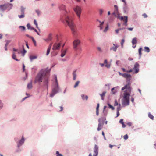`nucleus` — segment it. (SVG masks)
Segmentation results:
<instances>
[{
    "mask_svg": "<svg viewBox=\"0 0 156 156\" xmlns=\"http://www.w3.org/2000/svg\"><path fill=\"white\" fill-rule=\"evenodd\" d=\"M35 12L37 14L38 16H39L41 13L40 11L38 10H35Z\"/></svg>",
    "mask_w": 156,
    "mask_h": 156,
    "instance_id": "de8ad7c7",
    "label": "nucleus"
},
{
    "mask_svg": "<svg viewBox=\"0 0 156 156\" xmlns=\"http://www.w3.org/2000/svg\"><path fill=\"white\" fill-rule=\"evenodd\" d=\"M107 93L106 91H104L102 92V94H99V95L101 97V99L102 100H104V97L105 96V94Z\"/></svg>",
    "mask_w": 156,
    "mask_h": 156,
    "instance_id": "6ab92c4d",
    "label": "nucleus"
},
{
    "mask_svg": "<svg viewBox=\"0 0 156 156\" xmlns=\"http://www.w3.org/2000/svg\"><path fill=\"white\" fill-rule=\"evenodd\" d=\"M3 106V103H2V101L0 100V109L2 108Z\"/></svg>",
    "mask_w": 156,
    "mask_h": 156,
    "instance_id": "6e6d98bb",
    "label": "nucleus"
},
{
    "mask_svg": "<svg viewBox=\"0 0 156 156\" xmlns=\"http://www.w3.org/2000/svg\"><path fill=\"white\" fill-rule=\"evenodd\" d=\"M81 97L83 101H87L88 100V96L87 95H85L84 94H82L81 95Z\"/></svg>",
    "mask_w": 156,
    "mask_h": 156,
    "instance_id": "412c9836",
    "label": "nucleus"
},
{
    "mask_svg": "<svg viewBox=\"0 0 156 156\" xmlns=\"http://www.w3.org/2000/svg\"><path fill=\"white\" fill-rule=\"evenodd\" d=\"M127 124L130 127L132 125V123L131 122H128L127 123Z\"/></svg>",
    "mask_w": 156,
    "mask_h": 156,
    "instance_id": "4d7b16f0",
    "label": "nucleus"
},
{
    "mask_svg": "<svg viewBox=\"0 0 156 156\" xmlns=\"http://www.w3.org/2000/svg\"><path fill=\"white\" fill-rule=\"evenodd\" d=\"M19 27L21 29L22 31H24L25 30V27L24 26H20Z\"/></svg>",
    "mask_w": 156,
    "mask_h": 156,
    "instance_id": "ea45409f",
    "label": "nucleus"
},
{
    "mask_svg": "<svg viewBox=\"0 0 156 156\" xmlns=\"http://www.w3.org/2000/svg\"><path fill=\"white\" fill-rule=\"evenodd\" d=\"M34 23L36 25V27L38 28L39 29V28L38 26V24L37 23V21L35 20H34Z\"/></svg>",
    "mask_w": 156,
    "mask_h": 156,
    "instance_id": "8fccbe9b",
    "label": "nucleus"
},
{
    "mask_svg": "<svg viewBox=\"0 0 156 156\" xmlns=\"http://www.w3.org/2000/svg\"><path fill=\"white\" fill-rule=\"evenodd\" d=\"M60 90V89L58 85L57 78L56 77L55 82L52 85V91L50 96L52 97L56 94L58 93Z\"/></svg>",
    "mask_w": 156,
    "mask_h": 156,
    "instance_id": "20e7f679",
    "label": "nucleus"
},
{
    "mask_svg": "<svg viewBox=\"0 0 156 156\" xmlns=\"http://www.w3.org/2000/svg\"><path fill=\"white\" fill-rule=\"evenodd\" d=\"M20 147H17V148L16 150V152L19 153L22 150Z\"/></svg>",
    "mask_w": 156,
    "mask_h": 156,
    "instance_id": "c9c22d12",
    "label": "nucleus"
},
{
    "mask_svg": "<svg viewBox=\"0 0 156 156\" xmlns=\"http://www.w3.org/2000/svg\"><path fill=\"white\" fill-rule=\"evenodd\" d=\"M51 69L48 68L41 69L37 75L34 83H40L43 82V86L48 91V84L49 81Z\"/></svg>",
    "mask_w": 156,
    "mask_h": 156,
    "instance_id": "f257e3e1",
    "label": "nucleus"
},
{
    "mask_svg": "<svg viewBox=\"0 0 156 156\" xmlns=\"http://www.w3.org/2000/svg\"><path fill=\"white\" fill-rule=\"evenodd\" d=\"M80 82L79 81H77L75 83V84L74 86V88H75L76 87L79 85V84L80 83Z\"/></svg>",
    "mask_w": 156,
    "mask_h": 156,
    "instance_id": "e433bc0d",
    "label": "nucleus"
},
{
    "mask_svg": "<svg viewBox=\"0 0 156 156\" xmlns=\"http://www.w3.org/2000/svg\"><path fill=\"white\" fill-rule=\"evenodd\" d=\"M58 8L61 10H65L66 9V6L63 4L59 5Z\"/></svg>",
    "mask_w": 156,
    "mask_h": 156,
    "instance_id": "aec40b11",
    "label": "nucleus"
},
{
    "mask_svg": "<svg viewBox=\"0 0 156 156\" xmlns=\"http://www.w3.org/2000/svg\"><path fill=\"white\" fill-rule=\"evenodd\" d=\"M144 51L145 52L149 53L150 52V50L149 48L147 47H144Z\"/></svg>",
    "mask_w": 156,
    "mask_h": 156,
    "instance_id": "bb28decb",
    "label": "nucleus"
},
{
    "mask_svg": "<svg viewBox=\"0 0 156 156\" xmlns=\"http://www.w3.org/2000/svg\"><path fill=\"white\" fill-rule=\"evenodd\" d=\"M142 50V48H140L138 50L139 53L140 55V58L142 54L141 50Z\"/></svg>",
    "mask_w": 156,
    "mask_h": 156,
    "instance_id": "58836bf2",
    "label": "nucleus"
},
{
    "mask_svg": "<svg viewBox=\"0 0 156 156\" xmlns=\"http://www.w3.org/2000/svg\"><path fill=\"white\" fill-rule=\"evenodd\" d=\"M139 64L137 63L136 62L134 65V67L133 68V70L134 71L133 73L137 74L139 71Z\"/></svg>",
    "mask_w": 156,
    "mask_h": 156,
    "instance_id": "9d476101",
    "label": "nucleus"
},
{
    "mask_svg": "<svg viewBox=\"0 0 156 156\" xmlns=\"http://www.w3.org/2000/svg\"><path fill=\"white\" fill-rule=\"evenodd\" d=\"M22 48H23V51H21V53H22L23 56H24L25 53L26 52V51L24 49V46L22 45Z\"/></svg>",
    "mask_w": 156,
    "mask_h": 156,
    "instance_id": "473e14b6",
    "label": "nucleus"
},
{
    "mask_svg": "<svg viewBox=\"0 0 156 156\" xmlns=\"http://www.w3.org/2000/svg\"><path fill=\"white\" fill-rule=\"evenodd\" d=\"M111 66V63H107L105 64V67L107 68L108 69H109Z\"/></svg>",
    "mask_w": 156,
    "mask_h": 156,
    "instance_id": "72a5a7b5",
    "label": "nucleus"
},
{
    "mask_svg": "<svg viewBox=\"0 0 156 156\" xmlns=\"http://www.w3.org/2000/svg\"><path fill=\"white\" fill-rule=\"evenodd\" d=\"M33 30H34V31L35 32H36L37 33V34L39 35H40V34L37 31V30H36V29H35L34 28V29H33Z\"/></svg>",
    "mask_w": 156,
    "mask_h": 156,
    "instance_id": "e2e57ef3",
    "label": "nucleus"
},
{
    "mask_svg": "<svg viewBox=\"0 0 156 156\" xmlns=\"http://www.w3.org/2000/svg\"><path fill=\"white\" fill-rule=\"evenodd\" d=\"M122 76L126 79V80L129 81L128 83H129V82L130 80L131 75L130 74H128L127 73H123Z\"/></svg>",
    "mask_w": 156,
    "mask_h": 156,
    "instance_id": "2eb2a0df",
    "label": "nucleus"
},
{
    "mask_svg": "<svg viewBox=\"0 0 156 156\" xmlns=\"http://www.w3.org/2000/svg\"><path fill=\"white\" fill-rule=\"evenodd\" d=\"M16 53L14 52H13L12 53V58L13 59L16 60V61H19V60L16 58Z\"/></svg>",
    "mask_w": 156,
    "mask_h": 156,
    "instance_id": "393cba45",
    "label": "nucleus"
},
{
    "mask_svg": "<svg viewBox=\"0 0 156 156\" xmlns=\"http://www.w3.org/2000/svg\"><path fill=\"white\" fill-rule=\"evenodd\" d=\"M112 14L114 15L117 18L119 17V12L117 13L114 11V12L112 13Z\"/></svg>",
    "mask_w": 156,
    "mask_h": 156,
    "instance_id": "c756f323",
    "label": "nucleus"
},
{
    "mask_svg": "<svg viewBox=\"0 0 156 156\" xmlns=\"http://www.w3.org/2000/svg\"><path fill=\"white\" fill-rule=\"evenodd\" d=\"M9 6L11 7L10 9H11L12 6V4L9 3L0 5V11L2 12H4Z\"/></svg>",
    "mask_w": 156,
    "mask_h": 156,
    "instance_id": "39448f33",
    "label": "nucleus"
},
{
    "mask_svg": "<svg viewBox=\"0 0 156 156\" xmlns=\"http://www.w3.org/2000/svg\"><path fill=\"white\" fill-rule=\"evenodd\" d=\"M24 17V14L21 13V15H18V17L20 19L23 18Z\"/></svg>",
    "mask_w": 156,
    "mask_h": 156,
    "instance_id": "a19ab883",
    "label": "nucleus"
},
{
    "mask_svg": "<svg viewBox=\"0 0 156 156\" xmlns=\"http://www.w3.org/2000/svg\"><path fill=\"white\" fill-rule=\"evenodd\" d=\"M120 61L119 60H117L116 62V64L117 66H119L120 63Z\"/></svg>",
    "mask_w": 156,
    "mask_h": 156,
    "instance_id": "0e129e2a",
    "label": "nucleus"
},
{
    "mask_svg": "<svg viewBox=\"0 0 156 156\" xmlns=\"http://www.w3.org/2000/svg\"><path fill=\"white\" fill-rule=\"evenodd\" d=\"M132 42L133 45H134L135 44H136L137 42V38L136 37L133 38Z\"/></svg>",
    "mask_w": 156,
    "mask_h": 156,
    "instance_id": "b1692460",
    "label": "nucleus"
},
{
    "mask_svg": "<svg viewBox=\"0 0 156 156\" xmlns=\"http://www.w3.org/2000/svg\"><path fill=\"white\" fill-rule=\"evenodd\" d=\"M119 122L120 123L122 124H123V123H124V122H123V119H121L120 120Z\"/></svg>",
    "mask_w": 156,
    "mask_h": 156,
    "instance_id": "338daca9",
    "label": "nucleus"
},
{
    "mask_svg": "<svg viewBox=\"0 0 156 156\" xmlns=\"http://www.w3.org/2000/svg\"><path fill=\"white\" fill-rule=\"evenodd\" d=\"M98 147L97 145L95 144L94 148V154L92 155L91 153H90L88 156H97L98 154Z\"/></svg>",
    "mask_w": 156,
    "mask_h": 156,
    "instance_id": "1a4fd4ad",
    "label": "nucleus"
},
{
    "mask_svg": "<svg viewBox=\"0 0 156 156\" xmlns=\"http://www.w3.org/2000/svg\"><path fill=\"white\" fill-rule=\"evenodd\" d=\"M31 39H32L33 43H34V45L36 46V41L34 39V38L33 37L31 38Z\"/></svg>",
    "mask_w": 156,
    "mask_h": 156,
    "instance_id": "603ef678",
    "label": "nucleus"
},
{
    "mask_svg": "<svg viewBox=\"0 0 156 156\" xmlns=\"http://www.w3.org/2000/svg\"><path fill=\"white\" fill-rule=\"evenodd\" d=\"M148 116L152 120H154V116L152 115L151 114V113L150 112L148 113Z\"/></svg>",
    "mask_w": 156,
    "mask_h": 156,
    "instance_id": "f704fd0d",
    "label": "nucleus"
},
{
    "mask_svg": "<svg viewBox=\"0 0 156 156\" xmlns=\"http://www.w3.org/2000/svg\"><path fill=\"white\" fill-rule=\"evenodd\" d=\"M119 86H117L111 89V93L112 94H115L118 91V90H119Z\"/></svg>",
    "mask_w": 156,
    "mask_h": 156,
    "instance_id": "ddd939ff",
    "label": "nucleus"
},
{
    "mask_svg": "<svg viewBox=\"0 0 156 156\" xmlns=\"http://www.w3.org/2000/svg\"><path fill=\"white\" fill-rule=\"evenodd\" d=\"M61 46V44L59 43H55L53 45L52 49L53 50L59 49Z\"/></svg>",
    "mask_w": 156,
    "mask_h": 156,
    "instance_id": "f8f14e48",
    "label": "nucleus"
},
{
    "mask_svg": "<svg viewBox=\"0 0 156 156\" xmlns=\"http://www.w3.org/2000/svg\"><path fill=\"white\" fill-rule=\"evenodd\" d=\"M142 16L144 18H146L147 17V15L146 13H144L142 14Z\"/></svg>",
    "mask_w": 156,
    "mask_h": 156,
    "instance_id": "bf43d9fd",
    "label": "nucleus"
},
{
    "mask_svg": "<svg viewBox=\"0 0 156 156\" xmlns=\"http://www.w3.org/2000/svg\"><path fill=\"white\" fill-rule=\"evenodd\" d=\"M97 21H98L99 23H100V24L99 25V26L98 27L99 28L100 30H102L103 29V24L104 23V21L101 22V21H100V20H97Z\"/></svg>",
    "mask_w": 156,
    "mask_h": 156,
    "instance_id": "a211bd4d",
    "label": "nucleus"
},
{
    "mask_svg": "<svg viewBox=\"0 0 156 156\" xmlns=\"http://www.w3.org/2000/svg\"><path fill=\"white\" fill-rule=\"evenodd\" d=\"M119 104L117 102V100H115V103H114V106H115L119 105Z\"/></svg>",
    "mask_w": 156,
    "mask_h": 156,
    "instance_id": "5fc2aeb1",
    "label": "nucleus"
},
{
    "mask_svg": "<svg viewBox=\"0 0 156 156\" xmlns=\"http://www.w3.org/2000/svg\"><path fill=\"white\" fill-rule=\"evenodd\" d=\"M80 40L79 39H75L73 42V48L75 50H77V47L80 44Z\"/></svg>",
    "mask_w": 156,
    "mask_h": 156,
    "instance_id": "6e6552de",
    "label": "nucleus"
},
{
    "mask_svg": "<svg viewBox=\"0 0 156 156\" xmlns=\"http://www.w3.org/2000/svg\"><path fill=\"white\" fill-rule=\"evenodd\" d=\"M67 51V49H63L61 50L60 56L61 57H64L66 55Z\"/></svg>",
    "mask_w": 156,
    "mask_h": 156,
    "instance_id": "dca6fc26",
    "label": "nucleus"
},
{
    "mask_svg": "<svg viewBox=\"0 0 156 156\" xmlns=\"http://www.w3.org/2000/svg\"><path fill=\"white\" fill-rule=\"evenodd\" d=\"M29 58L30 59V61L32 62L34 59H36L37 58V56L36 55H30L29 57Z\"/></svg>",
    "mask_w": 156,
    "mask_h": 156,
    "instance_id": "4be33fe9",
    "label": "nucleus"
},
{
    "mask_svg": "<svg viewBox=\"0 0 156 156\" xmlns=\"http://www.w3.org/2000/svg\"><path fill=\"white\" fill-rule=\"evenodd\" d=\"M76 70H74L72 73L73 76H76Z\"/></svg>",
    "mask_w": 156,
    "mask_h": 156,
    "instance_id": "a18cd8bd",
    "label": "nucleus"
},
{
    "mask_svg": "<svg viewBox=\"0 0 156 156\" xmlns=\"http://www.w3.org/2000/svg\"><path fill=\"white\" fill-rule=\"evenodd\" d=\"M97 49L100 52H101L102 51V50L100 47H98L97 48Z\"/></svg>",
    "mask_w": 156,
    "mask_h": 156,
    "instance_id": "052dcab7",
    "label": "nucleus"
},
{
    "mask_svg": "<svg viewBox=\"0 0 156 156\" xmlns=\"http://www.w3.org/2000/svg\"><path fill=\"white\" fill-rule=\"evenodd\" d=\"M125 19L123 20L124 22L127 23L128 21V17L127 16H124Z\"/></svg>",
    "mask_w": 156,
    "mask_h": 156,
    "instance_id": "49530a36",
    "label": "nucleus"
},
{
    "mask_svg": "<svg viewBox=\"0 0 156 156\" xmlns=\"http://www.w3.org/2000/svg\"><path fill=\"white\" fill-rule=\"evenodd\" d=\"M133 69H130L129 70H127L126 71V72L127 73H131V72H132L133 71Z\"/></svg>",
    "mask_w": 156,
    "mask_h": 156,
    "instance_id": "774afa93",
    "label": "nucleus"
},
{
    "mask_svg": "<svg viewBox=\"0 0 156 156\" xmlns=\"http://www.w3.org/2000/svg\"><path fill=\"white\" fill-rule=\"evenodd\" d=\"M114 11L117 13L119 12H118V6L116 5H114Z\"/></svg>",
    "mask_w": 156,
    "mask_h": 156,
    "instance_id": "7c9ffc66",
    "label": "nucleus"
},
{
    "mask_svg": "<svg viewBox=\"0 0 156 156\" xmlns=\"http://www.w3.org/2000/svg\"><path fill=\"white\" fill-rule=\"evenodd\" d=\"M122 8L123 13L127 14L129 12V8L127 5L126 3L123 4Z\"/></svg>",
    "mask_w": 156,
    "mask_h": 156,
    "instance_id": "9b49d317",
    "label": "nucleus"
},
{
    "mask_svg": "<svg viewBox=\"0 0 156 156\" xmlns=\"http://www.w3.org/2000/svg\"><path fill=\"white\" fill-rule=\"evenodd\" d=\"M121 109V104H119V106L117 108V111H119Z\"/></svg>",
    "mask_w": 156,
    "mask_h": 156,
    "instance_id": "79ce46f5",
    "label": "nucleus"
},
{
    "mask_svg": "<svg viewBox=\"0 0 156 156\" xmlns=\"http://www.w3.org/2000/svg\"><path fill=\"white\" fill-rule=\"evenodd\" d=\"M133 29V27L131 28H128L127 29L129 31H132Z\"/></svg>",
    "mask_w": 156,
    "mask_h": 156,
    "instance_id": "680f3d73",
    "label": "nucleus"
},
{
    "mask_svg": "<svg viewBox=\"0 0 156 156\" xmlns=\"http://www.w3.org/2000/svg\"><path fill=\"white\" fill-rule=\"evenodd\" d=\"M24 139L23 137L20 140L17 142V147H21L24 143Z\"/></svg>",
    "mask_w": 156,
    "mask_h": 156,
    "instance_id": "4468645a",
    "label": "nucleus"
},
{
    "mask_svg": "<svg viewBox=\"0 0 156 156\" xmlns=\"http://www.w3.org/2000/svg\"><path fill=\"white\" fill-rule=\"evenodd\" d=\"M6 43L5 44V46H7L9 44L10 42V41L7 40L6 41Z\"/></svg>",
    "mask_w": 156,
    "mask_h": 156,
    "instance_id": "864d4df0",
    "label": "nucleus"
},
{
    "mask_svg": "<svg viewBox=\"0 0 156 156\" xmlns=\"http://www.w3.org/2000/svg\"><path fill=\"white\" fill-rule=\"evenodd\" d=\"M56 154L57 156H63L62 154H60L58 151H56Z\"/></svg>",
    "mask_w": 156,
    "mask_h": 156,
    "instance_id": "c03bdc74",
    "label": "nucleus"
},
{
    "mask_svg": "<svg viewBox=\"0 0 156 156\" xmlns=\"http://www.w3.org/2000/svg\"><path fill=\"white\" fill-rule=\"evenodd\" d=\"M103 115L104 116H106L108 114V111L107 110H103Z\"/></svg>",
    "mask_w": 156,
    "mask_h": 156,
    "instance_id": "2f4dec72",
    "label": "nucleus"
},
{
    "mask_svg": "<svg viewBox=\"0 0 156 156\" xmlns=\"http://www.w3.org/2000/svg\"><path fill=\"white\" fill-rule=\"evenodd\" d=\"M32 84L31 82L28 83L27 85V88L28 89H31L32 88Z\"/></svg>",
    "mask_w": 156,
    "mask_h": 156,
    "instance_id": "a878e982",
    "label": "nucleus"
},
{
    "mask_svg": "<svg viewBox=\"0 0 156 156\" xmlns=\"http://www.w3.org/2000/svg\"><path fill=\"white\" fill-rule=\"evenodd\" d=\"M27 26L28 29H30L31 30H33V29H34V28L33 27H31L29 23H28L27 24Z\"/></svg>",
    "mask_w": 156,
    "mask_h": 156,
    "instance_id": "c85d7f7f",
    "label": "nucleus"
},
{
    "mask_svg": "<svg viewBox=\"0 0 156 156\" xmlns=\"http://www.w3.org/2000/svg\"><path fill=\"white\" fill-rule=\"evenodd\" d=\"M123 138L125 140H127L128 138V135L127 134H126L124 136Z\"/></svg>",
    "mask_w": 156,
    "mask_h": 156,
    "instance_id": "3c124183",
    "label": "nucleus"
},
{
    "mask_svg": "<svg viewBox=\"0 0 156 156\" xmlns=\"http://www.w3.org/2000/svg\"><path fill=\"white\" fill-rule=\"evenodd\" d=\"M122 90H124L123 94V99L122 100V106L125 107L129 105V98L130 94L129 92L131 91V88L130 85L129 83L125 85L122 88Z\"/></svg>",
    "mask_w": 156,
    "mask_h": 156,
    "instance_id": "f03ea898",
    "label": "nucleus"
},
{
    "mask_svg": "<svg viewBox=\"0 0 156 156\" xmlns=\"http://www.w3.org/2000/svg\"><path fill=\"white\" fill-rule=\"evenodd\" d=\"M106 120L105 117H102L101 119H98L99 123L97 128L98 131H99L101 129L104 124V120Z\"/></svg>",
    "mask_w": 156,
    "mask_h": 156,
    "instance_id": "423d86ee",
    "label": "nucleus"
},
{
    "mask_svg": "<svg viewBox=\"0 0 156 156\" xmlns=\"http://www.w3.org/2000/svg\"><path fill=\"white\" fill-rule=\"evenodd\" d=\"M73 9L78 17L80 18L81 12V8L80 6L77 5L73 8Z\"/></svg>",
    "mask_w": 156,
    "mask_h": 156,
    "instance_id": "0eeeda50",
    "label": "nucleus"
},
{
    "mask_svg": "<svg viewBox=\"0 0 156 156\" xmlns=\"http://www.w3.org/2000/svg\"><path fill=\"white\" fill-rule=\"evenodd\" d=\"M119 19L120 20H123L125 19L124 16L120 17V16H119Z\"/></svg>",
    "mask_w": 156,
    "mask_h": 156,
    "instance_id": "13d9d810",
    "label": "nucleus"
},
{
    "mask_svg": "<svg viewBox=\"0 0 156 156\" xmlns=\"http://www.w3.org/2000/svg\"><path fill=\"white\" fill-rule=\"evenodd\" d=\"M51 49H50V48H48L47 50L46 55H48L49 54Z\"/></svg>",
    "mask_w": 156,
    "mask_h": 156,
    "instance_id": "09e8293b",
    "label": "nucleus"
},
{
    "mask_svg": "<svg viewBox=\"0 0 156 156\" xmlns=\"http://www.w3.org/2000/svg\"><path fill=\"white\" fill-rule=\"evenodd\" d=\"M125 42V40L124 39H122L121 40V47L122 48L123 47V44Z\"/></svg>",
    "mask_w": 156,
    "mask_h": 156,
    "instance_id": "37998d69",
    "label": "nucleus"
},
{
    "mask_svg": "<svg viewBox=\"0 0 156 156\" xmlns=\"http://www.w3.org/2000/svg\"><path fill=\"white\" fill-rule=\"evenodd\" d=\"M107 104L109 108L111 109L112 110H114V108L109 103H108Z\"/></svg>",
    "mask_w": 156,
    "mask_h": 156,
    "instance_id": "4c0bfd02",
    "label": "nucleus"
},
{
    "mask_svg": "<svg viewBox=\"0 0 156 156\" xmlns=\"http://www.w3.org/2000/svg\"><path fill=\"white\" fill-rule=\"evenodd\" d=\"M26 9V7H25L23 6H22L20 7V11L21 13L24 14V12Z\"/></svg>",
    "mask_w": 156,
    "mask_h": 156,
    "instance_id": "5701e85b",
    "label": "nucleus"
},
{
    "mask_svg": "<svg viewBox=\"0 0 156 156\" xmlns=\"http://www.w3.org/2000/svg\"><path fill=\"white\" fill-rule=\"evenodd\" d=\"M108 29L109 25L108 24H107L106 27H105V29L103 30V32L105 33H106L108 30Z\"/></svg>",
    "mask_w": 156,
    "mask_h": 156,
    "instance_id": "cd10ccee",
    "label": "nucleus"
},
{
    "mask_svg": "<svg viewBox=\"0 0 156 156\" xmlns=\"http://www.w3.org/2000/svg\"><path fill=\"white\" fill-rule=\"evenodd\" d=\"M103 11L102 9H101L99 10V12L100 15H101L103 13Z\"/></svg>",
    "mask_w": 156,
    "mask_h": 156,
    "instance_id": "69168bd1",
    "label": "nucleus"
},
{
    "mask_svg": "<svg viewBox=\"0 0 156 156\" xmlns=\"http://www.w3.org/2000/svg\"><path fill=\"white\" fill-rule=\"evenodd\" d=\"M113 46L110 48V50H112L115 52L116 51L117 49L118 48V46L117 45L115 44H113Z\"/></svg>",
    "mask_w": 156,
    "mask_h": 156,
    "instance_id": "f3484780",
    "label": "nucleus"
},
{
    "mask_svg": "<svg viewBox=\"0 0 156 156\" xmlns=\"http://www.w3.org/2000/svg\"><path fill=\"white\" fill-rule=\"evenodd\" d=\"M64 19L70 28L73 34L75 35L76 31L75 28V25L72 22V19L71 17L69 16H65Z\"/></svg>",
    "mask_w": 156,
    "mask_h": 156,
    "instance_id": "7ed1b4c3",
    "label": "nucleus"
}]
</instances>
